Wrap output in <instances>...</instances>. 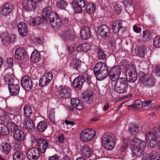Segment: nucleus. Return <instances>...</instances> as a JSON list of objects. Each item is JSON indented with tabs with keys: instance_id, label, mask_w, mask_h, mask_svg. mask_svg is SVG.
<instances>
[{
	"instance_id": "obj_1",
	"label": "nucleus",
	"mask_w": 160,
	"mask_h": 160,
	"mask_svg": "<svg viewBox=\"0 0 160 160\" xmlns=\"http://www.w3.org/2000/svg\"><path fill=\"white\" fill-rule=\"evenodd\" d=\"M129 146L132 151V160H139L140 157L143 154L146 148V143L143 142H140L139 139L133 138L131 141Z\"/></svg>"
},
{
	"instance_id": "obj_2",
	"label": "nucleus",
	"mask_w": 160,
	"mask_h": 160,
	"mask_svg": "<svg viewBox=\"0 0 160 160\" xmlns=\"http://www.w3.org/2000/svg\"><path fill=\"white\" fill-rule=\"evenodd\" d=\"M94 74L98 81H102L108 75L109 72L106 65L102 62H98L94 68Z\"/></svg>"
},
{
	"instance_id": "obj_3",
	"label": "nucleus",
	"mask_w": 160,
	"mask_h": 160,
	"mask_svg": "<svg viewBox=\"0 0 160 160\" xmlns=\"http://www.w3.org/2000/svg\"><path fill=\"white\" fill-rule=\"evenodd\" d=\"M94 74L98 81H102L108 75L109 72L106 65L102 62H98L94 68Z\"/></svg>"
},
{
	"instance_id": "obj_4",
	"label": "nucleus",
	"mask_w": 160,
	"mask_h": 160,
	"mask_svg": "<svg viewBox=\"0 0 160 160\" xmlns=\"http://www.w3.org/2000/svg\"><path fill=\"white\" fill-rule=\"evenodd\" d=\"M116 138L112 133L104 134L102 138L103 146L108 150H111L114 148L116 142Z\"/></svg>"
},
{
	"instance_id": "obj_5",
	"label": "nucleus",
	"mask_w": 160,
	"mask_h": 160,
	"mask_svg": "<svg viewBox=\"0 0 160 160\" xmlns=\"http://www.w3.org/2000/svg\"><path fill=\"white\" fill-rule=\"evenodd\" d=\"M11 132H13L14 138L18 141L22 142L25 138L24 131L18 128V126L13 122H9L7 123Z\"/></svg>"
},
{
	"instance_id": "obj_6",
	"label": "nucleus",
	"mask_w": 160,
	"mask_h": 160,
	"mask_svg": "<svg viewBox=\"0 0 160 160\" xmlns=\"http://www.w3.org/2000/svg\"><path fill=\"white\" fill-rule=\"evenodd\" d=\"M139 82L142 83L147 88H150L154 86L156 80L152 76L147 77L146 75L143 72L140 71L138 73Z\"/></svg>"
},
{
	"instance_id": "obj_7",
	"label": "nucleus",
	"mask_w": 160,
	"mask_h": 160,
	"mask_svg": "<svg viewBox=\"0 0 160 160\" xmlns=\"http://www.w3.org/2000/svg\"><path fill=\"white\" fill-rule=\"evenodd\" d=\"M96 131L93 129H86L83 130L80 134V139L84 142H88L96 136Z\"/></svg>"
},
{
	"instance_id": "obj_8",
	"label": "nucleus",
	"mask_w": 160,
	"mask_h": 160,
	"mask_svg": "<svg viewBox=\"0 0 160 160\" xmlns=\"http://www.w3.org/2000/svg\"><path fill=\"white\" fill-rule=\"evenodd\" d=\"M50 16V18L48 20L45 22V24H47L50 23L53 28L55 29L59 28L61 26L62 22L59 16L56 12L52 13Z\"/></svg>"
},
{
	"instance_id": "obj_9",
	"label": "nucleus",
	"mask_w": 160,
	"mask_h": 160,
	"mask_svg": "<svg viewBox=\"0 0 160 160\" xmlns=\"http://www.w3.org/2000/svg\"><path fill=\"white\" fill-rule=\"evenodd\" d=\"M97 32L104 39H106L109 36L111 33L109 28L107 25L104 24H101L98 27Z\"/></svg>"
},
{
	"instance_id": "obj_10",
	"label": "nucleus",
	"mask_w": 160,
	"mask_h": 160,
	"mask_svg": "<svg viewBox=\"0 0 160 160\" xmlns=\"http://www.w3.org/2000/svg\"><path fill=\"white\" fill-rule=\"evenodd\" d=\"M121 72V69L118 65H116L109 71V76L112 81H115L119 77Z\"/></svg>"
},
{
	"instance_id": "obj_11",
	"label": "nucleus",
	"mask_w": 160,
	"mask_h": 160,
	"mask_svg": "<svg viewBox=\"0 0 160 160\" xmlns=\"http://www.w3.org/2000/svg\"><path fill=\"white\" fill-rule=\"evenodd\" d=\"M21 83L22 86L28 91L31 90L33 87L32 81L28 76H24L21 80Z\"/></svg>"
},
{
	"instance_id": "obj_12",
	"label": "nucleus",
	"mask_w": 160,
	"mask_h": 160,
	"mask_svg": "<svg viewBox=\"0 0 160 160\" xmlns=\"http://www.w3.org/2000/svg\"><path fill=\"white\" fill-rule=\"evenodd\" d=\"M22 6L24 10L30 12L37 8V4L32 0H24L22 3Z\"/></svg>"
},
{
	"instance_id": "obj_13",
	"label": "nucleus",
	"mask_w": 160,
	"mask_h": 160,
	"mask_svg": "<svg viewBox=\"0 0 160 160\" xmlns=\"http://www.w3.org/2000/svg\"><path fill=\"white\" fill-rule=\"evenodd\" d=\"M76 2L73 1L72 7L73 8L76 13H81L82 12V8L87 4L85 0H76Z\"/></svg>"
},
{
	"instance_id": "obj_14",
	"label": "nucleus",
	"mask_w": 160,
	"mask_h": 160,
	"mask_svg": "<svg viewBox=\"0 0 160 160\" xmlns=\"http://www.w3.org/2000/svg\"><path fill=\"white\" fill-rule=\"evenodd\" d=\"M36 142L38 150L41 153H44L48 146V140L39 138L37 140Z\"/></svg>"
},
{
	"instance_id": "obj_15",
	"label": "nucleus",
	"mask_w": 160,
	"mask_h": 160,
	"mask_svg": "<svg viewBox=\"0 0 160 160\" xmlns=\"http://www.w3.org/2000/svg\"><path fill=\"white\" fill-rule=\"evenodd\" d=\"M53 78L51 73H47L42 76L39 79V85L41 87L47 86L51 82Z\"/></svg>"
},
{
	"instance_id": "obj_16",
	"label": "nucleus",
	"mask_w": 160,
	"mask_h": 160,
	"mask_svg": "<svg viewBox=\"0 0 160 160\" xmlns=\"http://www.w3.org/2000/svg\"><path fill=\"white\" fill-rule=\"evenodd\" d=\"M27 53L25 48L19 47L16 49L14 54L15 58L18 60H22L27 56Z\"/></svg>"
},
{
	"instance_id": "obj_17",
	"label": "nucleus",
	"mask_w": 160,
	"mask_h": 160,
	"mask_svg": "<svg viewBox=\"0 0 160 160\" xmlns=\"http://www.w3.org/2000/svg\"><path fill=\"white\" fill-rule=\"evenodd\" d=\"M40 153L38 148H32L28 150L27 157L29 160H37L40 157Z\"/></svg>"
},
{
	"instance_id": "obj_18",
	"label": "nucleus",
	"mask_w": 160,
	"mask_h": 160,
	"mask_svg": "<svg viewBox=\"0 0 160 160\" xmlns=\"http://www.w3.org/2000/svg\"><path fill=\"white\" fill-rule=\"evenodd\" d=\"M68 62L69 63V67L71 69L78 71L81 65V62L74 56H70L68 59Z\"/></svg>"
},
{
	"instance_id": "obj_19",
	"label": "nucleus",
	"mask_w": 160,
	"mask_h": 160,
	"mask_svg": "<svg viewBox=\"0 0 160 160\" xmlns=\"http://www.w3.org/2000/svg\"><path fill=\"white\" fill-rule=\"evenodd\" d=\"M85 82L83 74L75 78L72 81V85L73 87L78 90H81Z\"/></svg>"
},
{
	"instance_id": "obj_20",
	"label": "nucleus",
	"mask_w": 160,
	"mask_h": 160,
	"mask_svg": "<svg viewBox=\"0 0 160 160\" xmlns=\"http://www.w3.org/2000/svg\"><path fill=\"white\" fill-rule=\"evenodd\" d=\"M71 89L67 86L62 87L58 91V94L61 98L66 99L71 98Z\"/></svg>"
},
{
	"instance_id": "obj_21",
	"label": "nucleus",
	"mask_w": 160,
	"mask_h": 160,
	"mask_svg": "<svg viewBox=\"0 0 160 160\" xmlns=\"http://www.w3.org/2000/svg\"><path fill=\"white\" fill-rule=\"evenodd\" d=\"M17 29L20 35L22 37L27 36L28 29L26 24L23 22H19L17 25Z\"/></svg>"
},
{
	"instance_id": "obj_22",
	"label": "nucleus",
	"mask_w": 160,
	"mask_h": 160,
	"mask_svg": "<svg viewBox=\"0 0 160 160\" xmlns=\"http://www.w3.org/2000/svg\"><path fill=\"white\" fill-rule=\"evenodd\" d=\"M62 37L67 42L73 40L76 38L73 30L71 29L64 31L62 34Z\"/></svg>"
},
{
	"instance_id": "obj_23",
	"label": "nucleus",
	"mask_w": 160,
	"mask_h": 160,
	"mask_svg": "<svg viewBox=\"0 0 160 160\" xmlns=\"http://www.w3.org/2000/svg\"><path fill=\"white\" fill-rule=\"evenodd\" d=\"M135 52L137 56L141 58H146L148 53L146 47L142 45L139 47H136Z\"/></svg>"
},
{
	"instance_id": "obj_24",
	"label": "nucleus",
	"mask_w": 160,
	"mask_h": 160,
	"mask_svg": "<svg viewBox=\"0 0 160 160\" xmlns=\"http://www.w3.org/2000/svg\"><path fill=\"white\" fill-rule=\"evenodd\" d=\"M12 5L10 2H8L4 4L1 10V13L3 16L9 14L12 9Z\"/></svg>"
},
{
	"instance_id": "obj_25",
	"label": "nucleus",
	"mask_w": 160,
	"mask_h": 160,
	"mask_svg": "<svg viewBox=\"0 0 160 160\" xmlns=\"http://www.w3.org/2000/svg\"><path fill=\"white\" fill-rule=\"evenodd\" d=\"M128 88V84L116 83L114 89L115 91L119 94H123L127 92Z\"/></svg>"
},
{
	"instance_id": "obj_26",
	"label": "nucleus",
	"mask_w": 160,
	"mask_h": 160,
	"mask_svg": "<svg viewBox=\"0 0 160 160\" xmlns=\"http://www.w3.org/2000/svg\"><path fill=\"white\" fill-rule=\"evenodd\" d=\"M53 12H55L52 11V8L49 6H47L45 7L42 12V17L43 20L45 22L50 18V15Z\"/></svg>"
},
{
	"instance_id": "obj_27",
	"label": "nucleus",
	"mask_w": 160,
	"mask_h": 160,
	"mask_svg": "<svg viewBox=\"0 0 160 160\" xmlns=\"http://www.w3.org/2000/svg\"><path fill=\"white\" fill-rule=\"evenodd\" d=\"M8 88L10 95L16 96L19 94L20 87L18 85L13 83L8 85Z\"/></svg>"
},
{
	"instance_id": "obj_28",
	"label": "nucleus",
	"mask_w": 160,
	"mask_h": 160,
	"mask_svg": "<svg viewBox=\"0 0 160 160\" xmlns=\"http://www.w3.org/2000/svg\"><path fill=\"white\" fill-rule=\"evenodd\" d=\"M128 130L129 133L131 135L136 136L139 133L138 126L137 124L134 123L130 124L129 125Z\"/></svg>"
},
{
	"instance_id": "obj_29",
	"label": "nucleus",
	"mask_w": 160,
	"mask_h": 160,
	"mask_svg": "<svg viewBox=\"0 0 160 160\" xmlns=\"http://www.w3.org/2000/svg\"><path fill=\"white\" fill-rule=\"evenodd\" d=\"M24 125H25L26 129L28 131H30L34 130L35 127L32 120L29 117L25 119V120L23 122Z\"/></svg>"
},
{
	"instance_id": "obj_30",
	"label": "nucleus",
	"mask_w": 160,
	"mask_h": 160,
	"mask_svg": "<svg viewBox=\"0 0 160 160\" xmlns=\"http://www.w3.org/2000/svg\"><path fill=\"white\" fill-rule=\"evenodd\" d=\"M81 151L82 155L86 158L90 157L92 153V149L87 145H84L82 146Z\"/></svg>"
},
{
	"instance_id": "obj_31",
	"label": "nucleus",
	"mask_w": 160,
	"mask_h": 160,
	"mask_svg": "<svg viewBox=\"0 0 160 160\" xmlns=\"http://www.w3.org/2000/svg\"><path fill=\"white\" fill-rule=\"evenodd\" d=\"M80 36L83 39H88L91 37L90 31L89 28L87 27H84L82 29Z\"/></svg>"
},
{
	"instance_id": "obj_32",
	"label": "nucleus",
	"mask_w": 160,
	"mask_h": 160,
	"mask_svg": "<svg viewBox=\"0 0 160 160\" xmlns=\"http://www.w3.org/2000/svg\"><path fill=\"white\" fill-rule=\"evenodd\" d=\"M83 77L84 79H85L86 86L89 89H92L94 85L91 80L92 78L91 76L89 75L87 73L85 72L83 73Z\"/></svg>"
},
{
	"instance_id": "obj_33",
	"label": "nucleus",
	"mask_w": 160,
	"mask_h": 160,
	"mask_svg": "<svg viewBox=\"0 0 160 160\" xmlns=\"http://www.w3.org/2000/svg\"><path fill=\"white\" fill-rule=\"evenodd\" d=\"M112 26L113 32L115 34L118 33L122 28V22L120 20L115 21L113 23Z\"/></svg>"
},
{
	"instance_id": "obj_34",
	"label": "nucleus",
	"mask_w": 160,
	"mask_h": 160,
	"mask_svg": "<svg viewBox=\"0 0 160 160\" xmlns=\"http://www.w3.org/2000/svg\"><path fill=\"white\" fill-rule=\"evenodd\" d=\"M132 71L128 72L127 75V78L129 82H134L137 79V74L135 69H132Z\"/></svg>"
},
{
	"instance_id": "obj_35",
	"label": "nucleus",
	"mask_w": 160,
	"mask_h": 160,
	"mask_svg": "<svg viewBox=\"0 0 160 160\" xmlns=\"http://www.w3.org/2000/svg\"><path fill=\"white\" fill-rule=\"evenodd\" d=\"M31 58L32 60L35 63L38 62L42 59L39 52L36 50H34L32 52Z\"/></svg>"
},
{
	"instance_id": "obj_36",
	"label": "nucleus",
	"mask_w": 160,
	"mask_h": 160,
	"mask_svg": "<svg viewBox=\"0 0 160 160\" xmlns=\"http://www.w3.org/2000/svg\"><path fill=\"white\" fill-rule=\"evenodd\" d=\"M118 38V35L114 33L112 34L109 37L108 42L110 46L112 47L115 46Z\"/></svg>"
},
{
	"instance_id": "obj_37",
	"label": "nucleus",
	"mask_w": 160,
	"mask_h": 160,
	"mask_svg": "<svg viewBox=\"0 0 160 160\" xmlns=\"http://www.w3.org/2000/svg\"><path fill=\"white\" fill-rule=\"evenodd\" d=\"M1 150L2 153L6 154H8L11 149V146L10 143L7 142H3L1 145Z\"/></svg>"
},
{
	"instance_id": "obj_38",
	"label": "nucleus",
	"mask_w": 160,
	"mask_h": 160,
	"mask_svg": "<svg viewBox=\"0 0 160 160\" xmlns=\"http://www.w3.org/2000/svg\"><path fill=\"white\" fill-rule=\"evenodd\" d=\"M92 91L90 90L87 91L83 94L82 98L84 99V101L87 102L89 104L91 102L92 98Z\"/></svg>"
},
{
	"instance_id": "obj_39",
	"label": "nucleus",
	"mask_w": 160,
	"mask_h": 160,
	"mask_svg": "<svg viewBox=\"0 0 160 160\" xmlns=\"http://www.w3.org/2000/svg\"><path fill=\"white\" fill-rule=\"evenodd\" d=\"M48 125L47 122L45 120L40 121L37 126L38 130L40 132H43L47 128Z\"/></svg>"
},
{
	"instance_id": "obj_40",
	"label": "nucleus",
	"mask_w": 160,
	"mask_h": 160,
	"mask_svg": "<svg viewBox=\"0 0 160 160\" xmlns=\"http://www.w3.org/2000/svg\"><path fill=\"white\" fill-rule=\"evenodd\" d=\"M97 58L99 59L104 60L106 58V55L102 49L99 47H98L96 48Z\"/></svg>"
},
{
	"instance_id": "obj_41",
	"label": "nucleus",
	"mask_w": 160,
	"mask_h": 160,
	"mask_svg": "<svg viewBox=\"0 0 160 160\" xmlns=\"http://www.w3.org/2000/svg\"><path fill=\"white\" fill-rule=\"evenodd\" d=\"M142 40L146 42L152 39L153 34L152 33L148 30H144L142 32Z\"/></svg>"
},
{
	"instance_id": "obj_42",
	"label": "nucleus",
	"mask_w": 160,
	"mask_h": 160,
	"mask_svg": "<svg viewBox=\"0 0 160 160\" xmlns=\"http://www.w3.org/2000/svg\"><path fill=\"white\" fill-rule=\"evenodd\" d=\"M149 158L151 160H160V155L156 150L151 151L148 154Z\"/></svg>"
},
{
	"instance_id": "obj_43",
	"label": "nucleus",
	"mask_w": 160,
	"mask_h": 160,
	"mask_svg": "<svg viewBox=\"0 0 160 160\" xmlns=\"http://www.w3.org/2000/svg\"><path fill=\"white\" fill-rule=\"evenodd\" d=\"M23 113L24 116L27 118L29 117L32 113V110L31 106L28 105H25L23 108Z\"/></svg>"
},
{
	"instance_id": "obj_44",
	"label": "nucleus",
	"mask_w": 160,
	"mask_h": 160,
	"mask_svg": "<svg viewBox=\"0 0 160 160\" xmlns=\"http://www.w3.org/2000/svg\"><path fill=\"white\" fill-rule=\"evenodd\" d=\"M31 24L34 26H37L42 23H45V21L42 22V18L40 17H37L34 18H32L30 20Z\"/></svg>"
},
{
	"instance_id": "obj_45",
	"label": "nucleus",
	"mask_w": 160,
	"mask_h": 160,
	"mask_svg": "<svg viewBox=\"0 0 160 160\" xmlns=\"http://www.w3.org/2000/svg\"><path fill=\"white\" fill-rule=\"evenodd\" d=\"M25 155L22 152H16L13 154V160H24Z\"/></svg>"
},
{
	"instance_id": "obj_46",
	"label": "nucleus",
	"mask_w": 160,
	"mask_h": 160,
	"mask_svg": "<svg viewBox=\"0 0 160 160\" xmlns=\"http://www.w3.org/2000/svg\"><path fill=\"white\" fill-rule=\"evenodd\" d=\"M4 79L5 81L8 85H9L10 84H12L14 82V77L12 74H8L4 77Z\"/></svg>"
},
{
	"instance_id": "obj_47",
	"label": "nucleus",
	"mask_w": 160,
	"mask_h": 160,
	"mask_svg": "<svg viewBox=\"0 0 160 160\" xmlns=\"http://www.w3.org/2000/svg\"><path fill=\"white\" fill-rule=\"evenodd\" d=\"M0 133L5 136L9 133V128L2 123H0Z\"/></svg>"
},
{
	"instance_id": "obj_48",
	"label": "nucleus",
	"mask_w": 160,
	"mask_h": 160,
	"mask_svg": "<svg viewBox=\"0 0 160 160\" xmlns=\"http://www.w3.org/2000/svg\"><path fill=\"white\" fill-rule=\"evenodd\" d=\"M95 9V5L93 3L91 2L86 4V10L90 14H92L94 12Z\"/></svg>"
},
{
	"instance_id": "obj_49",
	"label": "nucleus",
	"mask_w": 160,
	"mask_h": 160,
	"mask_svg": "<svg viewBox=\"0 0 160 160\" xmlns=\"http://www.w3.org/2000/svg\"><path fill=\"white\" fill-rule=\"evenodd\" d=\"M143 105V102H142L140 100L138 99L135 101L134 104L132 105L131 107L133 108L134 109L138 110L142 108Z\"/></svg>"
},
{
	"instance_id": "obj_50",
	"label": "nucleus",
	"mask_w": 160,
	"mask_h": 160,
	"mask_svg": "<svg viewBox=\"0 0 160 160\" xmlns=\"http://www.w3.org/2000/svg\"><path fill=\"white\" fill-rule=\"evenodd\" d=\"M67 5V2L64 0H58L56 3L57 6L61 9H64Z\"/></svg>"
},
{
	"instance_id": "obj_51",
	"label": "nucleus",
	"mask_w": 160,
	"mask_h": 160,
	"mask_svg": "<svg viewBox=\"0 0 160 160\" xmlns=\"http://www.w3.org/2000/svg\"><path fill=\"white\" fill-rule=\"evenodd\" d=\"M55 111L54 109H51L49 111L48 118L53 123L55 122Z\"/></svg>"
},
{
	"instance_id": "obj_52",
	"label": "nucleus",
	"mask_w": 160,
	"mask_h": 160,
	"mask_svg": "<svg viewBox=\"0 0 160 160\" xmlns=\"http://www.w3.org/2000/svg\"><path fill=\"white\" fill-rule=\"evenodd\" d=\"M122 7L120 3H117L114 7V10L116 13L119 14L121 12Z\"/></svg>"
},
{
	"instance_id": "obj_53",
	"label": "nucleus",
	"mask_w": 160,
	"mask_h": 160,
	"mask_svg": "<svg viewBox=\"0 0 160 160\" xmlns=\"http://www.w3.org/2000/svg\"><path fill=\"white\" fill-rule=\"evenodd\" d=\"M153 45L157 48H160V37L157 36L153 39Z\"/></svg>"
},
{
	"instance_id": "obj_54",
	"label": "nucleus",
	"mask_w": 160,
	"mask_h": 160,
	"mask_svg": "<svg viewBox=\"0 0 160 160\" xmlns=\"http://www.w3.org/2000/svg\"><path fill=\"white\" fill-rule=\"evenodd\" d=\"M13 59L11 58H8L7 59L6 65L8 68H12L13 66Z\"/></svg>"
},
{
	"instance_id": "obj_55",
	"label": "nucleus",
	"mask_w": 160,
	"mask_h": 160,
	"mask_svg": "<svg viewBox=\"0 0 160 160\" xmlns=\"http://www.w3.org/2000/svg\"><path fill=\"white\" fill-rule=\"evenodd\" d=\"M71 102L72 106L74 107H75L78 104H79V103H80L82 102L78 99L73 98L71 99Z\"/></svg>"
},
{
	"instance_id": "obj_56",
	"label": "nucleus",
	"mask_w": 160,
	"mask_h": 160,
	"mask_svg": "<svg viewBox=\"0 0 160 160\" xmlns=\"http://www.w3.org/2000/svg\"><path fill=\"white\" fill-rule=\"evenodd\" d=\"M117 79V81L116 83H119V84H123L124 85L125 84H128V82L126 79L124 78H118Z\"/></svg>"
},
{
	"instance_id": "obj_57",
	"label": "nucleus",
	"mask_w": 160,
	"mask_h": 160,
	"mask_svg": "<svg viewBox=\"0 0 160 160\" xmlns=\"http://www.w3.org/2000/svg\"><path fill=\"white\" fill-rule=\"evenodd\" d=\"M83 52H87L90 49V46L88 43H84L82 44Z\"/></svg>"
},
{
	"instance_id": "obj_58",
	"label": "nucleus",
	"mask_w": 160,
	"mask_h": 160,
	"mask_svg": "<svg viewBox=\"0 0 160 160\" xmlns=\"http://www.w3.org/2000/svg\"><path fill=\"white\" fill-rule=\"evenodd\" d=\"M48 160H60V157L58 154H55L52 156H49L48 157Z\"/></svg>"
},
{
	"instance_id": "obj_59",
	"label": "nucleus",
	"mask_w": 160,
	"mask_h": 160,
	"mask_svg": "<svg viewBox=\"0 0 160 160\" xmlns=\"http://www.w3.org/2000/svg\"><path fill=\"white\" fill-rule=\"evenodd\" d=\"M43 40L42 37L36 38L33 40V42L36 44H40L42 43Z\"/></svg>"
},
{
	"instance_id": "obj_60",
	"label": "nucleus",
	"mask_w": 160,
	"mask_h": 160,
	"mask_svg": "<svg viewBox=\"0 0 160 160\" xmlns=\"http://www.w3.org/2000/svg\"><path fill=\"white\" fill-rule=\"evenodd\" d=\"M158 139H156L149 140L150 141L149 143L148 144H149V146L150 147L153 148L156 145L158 142Z\"/></svg>"
},
{
	"instance_id": "obj_61",
	"label": "nucleus",
	"mask_w": 160,
	"mask_h": 160,
	"mask_svg": "<svg viewBox=\"0 0 160 160\" xmlns=\"http://www.w3.org/2000/svg\"><path fill=\"white\" fill-rule=\"evenodd\" d=\"M129 62L125 59L122 60L120 63V65L122 66L124 69L127 67L128 63Z\"/></svg>"
},
{
	"instance_id": "obj_62",
	"label": "nucleus",
	"mask_w": 160,
	"mask_h": 160,
	"mask_svg": "<svg viewBox=\"0 0 160 160\" xmlns=\"http://www.w3.org/2000/svg\"><path fill=\"white\" fill-rule=\"evenodd\" d=\"M66 50L68 55L71 54L74 52V49L73 47H71L68 45L66 46Z\"/></svg>"
},
{
	"instance_id": "obj_63",
	"label": "nucleus",
	"mask_w": 160,
	"mask_h": 160,
	"mask_svg": "<svg viewBox=\"0 0 160 160\" xmlns=\"http://www.w3.org/2000/svg\"><path fill=\"white\" fill-rule=\"evenodd\" d=\"M8 39H9L11 43H13V42L16 40V38L15 34H12L10 35Z\"/></svg>"
},
{
	"instance_id": "obj_64",
	"label": "nucleus",
	"mask_w": 160,
	"mask_h": 160,
	"mask_svg": "<svg viewBox=\"0 0 160 160\" xmlns=\"http://www.w3.org/2000/svg\"><path fill=\"white\" fill-rule=\"evenodd\" d=\"M155 72L157 76L160 77V66H156Z\"/></svg>"
}]
</instances>
